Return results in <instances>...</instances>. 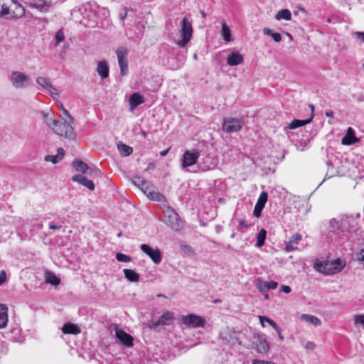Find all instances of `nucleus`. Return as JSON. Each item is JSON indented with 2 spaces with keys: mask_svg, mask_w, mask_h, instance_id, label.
Listing matches in <instances>:
<instances>
[{
  "mask_svg": "<svg viewBox=\"0 0 364 364\" xmlns=\"http://www.w3.org/2000/svg\"><path fill=\"white\" fill-rule=\"evenodd\" d=\"M345 266L346 263L341 259H336L331 262L318 261L315 262L314 264L317 271L325 274H333L340 272Z\"/></svg>",
  "mask_w": 364,
  "mask_h": 364,
  "instance_id": "f257e3e1",
  "label": "nucleus"
},
{
  "mask_svg": "<svg viewBox=\"0 0 364 364\" xmlns=\"http://www.w3.org/2000/svg\"><path fill=\"white\" fill-rule=\"evenodd\" d=\"M12 86L16 89H25L30 85L31 78L21 71H12L9 76Z\"/></svg>",
  "mask_w": 364,
  "mask_h": 364,
  "instance_id": "f03ea898",
  "label": "nucleus"
},
{
  "mask_svg": "<svg viewBox=\"0 0 364 364\" xmlns=\"http://www.w3.org/2000/svg\"><path fill=\"white\" fill-rule=\"evenodd\" d=\"M73 123V122H70L69 119L68 121L65 119L64 122L58 120V123L53 127V130L60 136H64L68 139H74L76 134L71 125Z\"/></svg>",
  "mask_w": 364,
  "mask_h": 364,
  "instance_id": "7ed1b4c3",
  "label": "nucleus"
},
{
  "mask_svg": "<svg viewBox=\"0 0 364 364\" xmlns=\"http://www.w3.org/2000/svg\"><path fill=\"white\" fill-rule=\"evenodd\" d=\"M8 4L4 6L5 11L3 13V16H6L8 18H21L25 14L23 6L15 0H8Z\"/></svg>",
  "mask_w": 364,
  "mask_h": 364,
  "instance_id": "20e7f679",
  "label": "nucleus"
},
{
  "mask_svg": "<svg viewBox=\"0 0 364 364\" xmlns=\"http://www.w3.org/2000/svg\"><path fill=\"white\" fill-rule=\"evenodd\" d=\"M180 33L181 39L177 42V44L180 47L183 48L190 41L193 35L192 23L186 17H184L181 21V28L180 30Z\"/></svg>",
  "mask_w": 364,
  "mask_h": 364,
  "instance_id": "39448f33",
  "label": "nucleus"
},
{
  "mask_svg": "<svg viewBox=\"0 0 364 364\" xmlns=\"http://www.w3.org/2000/svg\"><path fill=\"white\" fill-rule=\"evenodd\" d=\"M244 125V119L241 118L225 117L222 125L223 130L227 133L240 131Z\"/></svg>",
  "mask_w": 364,
  "mask_h": 364,
  "instance_id": "423d86ee",
  "label": "nucleus"
},
{
  "mask_svg": "<svg viewBox=\"0 0 364 364\" xmlns=\"http://www.w3.org/2000/svg\"><path fill=\"white\" fill-rule=\"evenodd\" d=\"M360 216V213H358L355 217L353 215H344L341 218V228H343V231H345L346 237H348V233L351 230L356 228L358 219Z\"/></svg>",
  "mask_w": 364,
  "mask_h": 364,
  "instance_id": "0eeeda50",
  "label": "nucleus"
},
{
  "mask_svg": "<svg viewBox=\"0 0 364 364\" xmlns=\"http://www.w3.org/2000/svg\"><path fill=\"white\" fill-rule=\"evenodd\" d=\"M181 321L186 326L193 328L203 327L205 324V320L203 317L195 314L183 316Z\"/></svg>",
  "mask_w": 364,
  "mask_h": 364,
  "instance_id": "6e6552de",
  "label": "nucleus"
},
{
  "mask_svg": "<svg viewBox=\"0 0 364 364\" xmlns=\"http://www.w3.org/2000/svg\"><path fill=\"white\" fill-rule=\"evenodd\" d=\"M200 152L196 149L186 150L182 159V167L188 168L197 163L199 158Z\"/></svg>",
  "mask_w": 364,
  "mask_h": 364,
  "instance_id": "1a4fd4ad",
  "label": "nucleus"
},
{
  "mask_svg": "<svg viewBox=\"0 0 364 364\" xmlns=\"http://www.w3.org/2000/svg\"><path fill=\"white\" fill-rule=\"evenodd\" d=\"M116 53L120 67V74L124 76L128 73V64L127 60V50L124 47H120L117 50Z\"/></svg>",
  "mask_w": 364,
  "mask_h": 364,
  "instance_id": "9d476101",
  "label": "nucleus"
},
{
  "mask_svg": "<svg viewBox=\"0 0 364 364\" xmlns=\"http://www.w3.org/2000/svg\"><path fill=\"white\" fill-rule=\"evenodd\" d=\"M140 248L155 264H159L161 262V253L158 248L154 249L146 244H142Z\"/></svg>",
  "mask_w": 364,
  "mask_h": 364,
  "instance_id": "9b49d317",
  "label": "nucleus"
},
{
  "mask_svg": "<svg viewBox=\"0 0 364 364\" xmlns=\"http://www.w3.org/2000/svg\"><path fill=\"white\" fill-rule=\"evenodd\" d=\"M165 223L175 231H178L183 227V222L180 219L179 215L173 210L166 217Z\"/></svg>",
  "mask_w": 364,
  "mask_h": 364,
  "instance_id": "f8f14e48",
  "label": "nucleus"
},
{
  "mask_svg": "<svg viewBox=\"0 0 364 364\" xmlns=\"http://www.w3.org/2000/svg\"><path fill=\"white\" fill-rule=\"evenodd\" d=\"M328 230L338 238H343L344 237H346V234L345 231H343V228H341V220L340 221L336 220V219L331 220L329 222Z\"/></svg>",
  "mask_w": 364,
  "mask_h": 364,
  "instance_id": "ddd939ff",
  "label": "nucleus"
},
{
  "mask_svg": "<svg viewBox=\"0 0 364 364\" xmlns=\"http://www.w3.org/2000/svg\"><path fill=\"white\" fill-rule=\"evenodd\" d=\"M115 336L117 340L124 346L131 347L133 346V338L129 334L121 329L115 330Z\"/></svg>",
  "mask_w": 364,
  "mask_h": 364,
  "instance_id": "4468645a",
  "label": "nucleus"
},
{
  "mask_svg": "<svg viewBox=\"0 0 364 364\" xmlns=\"http://www.w3.org/2000/svg\"><path fill=\"white\" fill-rule=\"evenodd\" d=\"M268 195L266 192H262L254 208L253 215L256 218L261 215V213L267 201Z\"/></svg>",
  "mask_w": 364,
  "mask_h": 364,
  "instance_id": "2eb2a0df",
  "label": "nucleus"
},
{
  "mask_svg": "<svg viewBox=\"0 0 364 364\" xmlns=\"http://www.w3.org/2000/svg\"><path fill=\"white\" fill-rule=\"evenodd\" d=\"M302 239V235L299 233L293 235L288 242H285L284 250L287 252L295 251L297 247L296 245Z\"/></svg>",
  "mask_w": 364,
  "mask_h": 364,
  "instance_id": "dca6fc26",
  "label": "nucleus"
},
{
  "mask_svg": "<svg viewBox=\"0 0 364 364\" xmlns=\"http://www.w3.org/2000/svg\"><path fill=\"white\" fill-rule=\"evenodd\" d=\"M278 286V283L274 281H263L257 279L256 280V287L259 292L263 293L267 289H275Z\"/></svg>",
  "mask_w": 364,
  "mask_h": 364,
  "instance_id": "f3484780",
  "label": "nucleus"
},
{
  "mask_svg": "<svg viewBox=\"0 0 364 364\" xmlns=\"http://www.w3.org/2000/svg\"><path fill=\"white\" fill-rule=\"evenodd\" d=\"M244 61V58L238 51L231 52L227 57V63L230 66H236Z\"/></svg>",
  "mask_w": 364,
  "mask_h": 364,
  "instance_id": "a211bd4d",
  "label": "nucleus"
},
{
  "mask_svg": "<svg viewBox=\"0 0 364 364\" xmlns=\"http://www.w3.org/2000/svg\"><path fill=\"white\" fill-rule=\"evenodd\" d=\"M144 102V97L139 92H134L129 99V109L134 111L139 105Z\"/></svg>",
  "mask_w": 364,
  "mask_h": 364,
  "instance_id": "6ab92c4d",
  "label": "nucleus"
},
{
  "mask_svg": "<svg viewBox=\"0 0 364 364\" xmlns=\"http://www.w3.org/2000/svg\"><path fill=\"white\" fill-rule=\"evenodd\" d=\"M72 180L85 186L90 191H93L95 189V184L93 181L87 179L85 176L82 174H77L73 176Z\"/></svg>",
  "mask_w": 364,
  "mask_h": 364,
  "instance_id": "aec40b11",
  "label": "nucleus"
},
{
  "mask_svg": "<svg viewBox=\"0 0 364 364\" xmlns=\"http://www.w3.org/2000/svg\"><path fill=\"white\" fill-rule=\"evenodd\" d=\"M26 2L41 11H46L50 7L47 0H26Z\"/></svg>",
  "mask_w": 364,
  "mask_h": 364,
  "instance_id": "412c9836",
  "label": "nucleus"
},
{
  "mask_svg": "<svg viewBox=\"0 0 364 364\" xmlns=\"http://www.w3.org/2000/svg\"><path fill=\"white\" fill-rule=\"evenodd\" d=\"M173 319V316L172 313L166 312L163 314L156 321L152 322L151 327L155 328L161 325H168Z\"/></svg>",
  "mask_w": 364,
  "mask_h": 364,
  "instance_id": "4be33fe9",
  "label": "nucleus"
},
{
  "mask_svg": "<svg viewBox=\"0 0 364 364\" xmlns=\"http://www.w3.org/2000/svg\"><path fill=\"white\" fill-rule=\"evenodd\" d=\"M97 72L102 78H106L109 76V66L105 60L98 62Z\"/></svg>",
  "mask_w": 364,
  "mask_h": 364,
  "instance_id": "5701e85b",
  "label": "nucleus"
},
{
  "mask_svg": "<svg viewBox=\"0 0 364 364\" xmlns=\"http://www.w3.org/2000/svg\"><path fill=\"white\" fill-rule=\"evenodd\" d=\"M358 141V139L355 136V132L351 127H348L347 133L343 137L341 142L345 145H350Z\"/></svg>",
  "mask_w": 364,
  "mask_h": 364,
  "instance_id": "b1692460",
  "label": "nucleus"
},
{
  "mask_svg": "<svg viewBox=\"0 0 364 364\" xmlns=\"http://www.w3.org/2000/svg\"><path fill=\"white\" fill-rule=\"evenodd\" d=\"M134 184L139 187L144 193H147V191L150 189L149 183L141 177H135L133 179Z\"/></svg>",
  "mask_w": 364,
  "mask_h": 364,
  "instance_id": "393cba45",
  "label": "nucleus"
},
{
  "mask_svg": "<svg viewBox=\"0 0 364 364\" xmlns=\"http://www.w3.org/2000/svg\"><path fill=\"white\" fill-rule=\"evenodd\" d=\"M62 331L65 334L69 333L76 335L80 333V328L75 324L71 323L64 324L62 328Z\"/></svg>",
  "mask_w": 364,
  "mask_h": 364,
  "instance_id": "a878e982",
  "label": "nucleus"
},
{
  "mask_svg": "<svg viewBox=\"0 0 364 364\" xmlns=\"http://www.w3.org/2000/svg\"><path fill=\"white\" fill-rule=\"evenodd\" d=\"M314 114H311V117L309 119H305V120H300V119H294L290 124H288L287 128L289 129H294L302 126H304L309 123H310L314 118Z\"/></svg>",
  "mask_w": 364,
  "mask_h": 364,
  "instance_id": "bb28decb",
  "label": "nucleus"
},
{
  "mask_svg": "<svg viewBox=\"0 0 364 364\" xmlns=\"http://www.w3.org/2000/svg\"><path fill=\"white\" fill-rule=\"evenodd\" d=\"M125 278L131 282H137L139 280V274L130 269L123 270Z\"/></svg>",
  "mask_w": 364,
  "mask_h": 364,
  "instance_id": "cd10ccee",
  "label": "nucleus"
},
{
  "mask_svg": "<svg viewBox=\"0 0 364 364\" xmlns=\"http://www.w3.org/2000/svg\"><path fill=\"white\" fill-rule=\"evenodd\" d=\"M269 343L266 339L259 338L256 344V350L259 353H265L269 350Z\"/></svg>",
  "mask_w": 364,
  "mask_h": 364,
  "instance_id": "c85d7f7f",
  "label": "nucleus"
},
{
  "mask_svg": "<svg viewBox=\"0 0 364 364\" xmlns=\"http://www.w3.org/2000/svg\"><path fill=\"white\" fill-rule=\"evenodd\" d=\"M7 311L8 308L6 306L0 304V328H4L6 326L8 321Z\"/></svg>",
  "mask_w": 364,
  "mask_h": 364,
  "instance_id": "c756f323",
  "label": "nucleus"
},
{
  "mask_svg": "<svg viewBox=\"0 0 364 364\" xmlns=\"http://www.w3.org/2000/svg\"><path fill=\"white\" fill-rule=\"evenodd\" d=\"M200 166L203 171L210 170L214 167V163L212 161L209 156H205L201 159Z\"/></svg>",
  "mask_w": 364,
  "mask_h": 364,
  "instance_id": "7c9ffc66",
  "label": "nucleus"
},
{
  "mask_svg": "<svg viewBox=\"0 0 364 364\" xmlns=\"http://www.w3.org/2000/svg\"><path fill=\"white\" fill-rule=\"evenodd\" d=\"M41 114L43 118L44 122L49 127L53 129V127L58 123V120L53 118L52 114L46 113L44 111H42Z\"/></svg>",
  "mask_w": 364,
  "mask_h": 364,
  "instance_id": "2f4dec72",
  "label": "nucleus"
},
{
  "mask_svg": "<svg viewBox=\"0 0 364 364\" xmlns=\"http://www.w3.org/2000/svg\"><path fill=\"white\" fill-rule=\"evenodd\" d=\"M36 82L44 89L54 90V86L52 85L50 80L48 77H38Z\"/></svg>",
  "mask_w": 364,
  "mask_h": 364,
  "instance_id": "473e14b6",
  "label": "nucleus"
},
{
  "mask_svg": "<svg viewBox=\"0 0 364 364\" xmlns=\"http://www.w3.org/2000/svg\"><path fill=\"white\" fill-rule=\"evenodd\" d=\"M73 168L79 172H82L83 173H86L89 170L88 166L81 160H75L73 162Z\"/></svg>",
  "mask_w": 364,
  "mask_h": 364,
  "instance_id": "72a5a7b5",
  "label": "nucleus"
},
{
  "mask_svg": "<svg viewBox=\"0 0 364 364\" xmlns=\"http://www.w3.org/2000/svg\"><path fill=\"white\" fill-rule=\"evenodd\" d=\"M301 318V320L306 321L314 326H320L321 323V321L318 318L309 314H302Z\"/></svg>",
  "mask_w": 364,
  "mask_h": 364,
  "instance_id": "f704fd0d",
  "label": "nucleus"
},
{
  "mask_svg": "<svg viewBox=\"0 0 364 364\" xmlns=\"http://www.w3.org/2000/svg\"><path fill=\"white\" fill-rule=\"evenodd\" d=\"M152 188L150 186V189L147 191V193H144L151 200L161 202L164 200V196L159 193L151 191Z\"/></svg>",
  "mask_w": 364,
  "mask_h": 364,
  "instance_id": "c9c22d12",
  "label": "nucleus"
},
{
  "mask_svg": "<svg viewBox=\"0 0 364 364\" xmlns=\"http://www.w3.org/2000/svg\"><path fill=\"white\" fill-rule=\"evenodd\" d=\"M266 237L267 231L264 228H262L257 235L256 246L258 247H262L264 245Z\"/></svg>",
  "mask_w": 364,
  "mask_h": 364,
  "instance_id": "e433bc0d",
  "label": "nucleus"
},
{
  "mask_svg": "<svg viewBox=\"0 0 364 364\" xmlns=\"http://www.w3.org/2000/svg\"><path fill=\"white\" fill-rule=\"evenodd\" d=\"M222 36L223 39L226 42H230L232 41V38L231 37V31L229 28V26L225 23H223L222 24Z\"/></svg>",
  "mask_w": 364,
  "mask_h": 364,
  "instance_id": "4c0bfd02",
  "label": "nucleus"
},
{
  "mask_svg": "<svg viewBox=\"0 0 364 364\" xmlns=\"http://www.w3.org/2000/svg\"><path fill=\"white\" fill-rule=\"evenodd\" d=\"M117 147H118L119 152L120 153L121 156H128L133 151V149L131 146L124 144H118Z\"/></svg>",
  "mask_w": 364,
  "mask_h": 364,
  "instance_id": "58836bf2",
  "label": "nucleus"
},
{
  "mask_svg": "<svg viewBox=\"0 0 364 364\" xmlns=\"http://www.w3.org/2000/svg\"><path fill=\"white\" fill-rule=\"evenodd\" d=\"M275 18L278 21L284 19L289 21L291 18V14L288 9H282L276 14Z\"/></svg>",
  "mask_w": 364,
  "mask_h": 364,
  "instance_id": "ea45409f",
  "label": "nucleus"
},
{
  "mask_svg": "<svg viewBox=\"0 0 364 364\" xmlns=\"http://www.w3.org/2000/svg\"><path fill=\"white\" fill-rule=\"evenodd\" d=\"M263 33L264 35L271 36L275 42H280L282 40L280 33H274L269 28H264L263 29Z\"/></svg>",
  "mask_w": 364,
  "mask_h": 364,
  "instance_id": "a19ab883",
  "label": "nucleus"
},
{
  "mask_svg": "<svg viewBox=\"0 0 364 364\" xmlns=\"http://www.w3.org/2000/svg\"><path fill=\"white\" fill-rule=\"evenodd\" d=\"M46 279L48 283L51 284L55 286L59 284L60 282V279L58 277H57L52 272H49L47 274Z\"/></svg>",
  "mask_w": 364,
  "mask_h": 364,
  "instance_id": "79ce46f5",
  "label": "nucleus"
},
{
  "mask_svg": "<svg viewBox=\"0 0 364 364\" xmlns=\"http://www.w3.org/2000/svg\"><path fill=\"white\" fill-rule=\"evenodd\" d=\"M116 259L117 261L122 262H129L132 261L131 256L120 252L116 254Z\"/></svg>",
  "mask_w": 364,
  "mask_h": 364,
  "instance_id": "37998d69",
  "label": "nucleus"
},
{
  "mask_svg": "<svg viewBox=\"0 0 364 364\" xmlns=\"http://www.w3.org/2000/svg\"><path fill=\"white\" fill-rule=\"evenodd\" d=\"M55 46H57L59 45L61 42H63L65 39V36L63 29L58 30L55 36Z\"/></svg>",
  "mask_w": 364,
  "mask_h": 364,
  "instance_id": "c03bdc74",
  "label": "nucleus"
},
{
  "mask_svg": "<svg viewBox=\"0 0 364 364\" xmlns=\"http://www.w3.org/2000/svg\"><path fill=\"white\" fill-rule=\"evenodd\" d=\"M45 161L52 162L55 164L60 161V157H59V155H47L45 156Z\"/></svg>",
  "mask_w": 364,
  "mask_h": 364,
  "instance_id": "a18cd8bd",
  "label": "nucleus"
},
{
  "mask_svg": "<svg viewBox=\"0 0 364 364\" xmlns=\"http://www.w3.org/2000/svg\"><path fill=\"white\" fill-rule=\"evenodd\" d=\"M60 109L63 112V113L66 115L70 122H74L73 117L69 114L68 111L63 106L62 104L60 105Z\"/></svg>",
  "mask_w": 364,
  "mask_h": 364,
  "instance_id": "49530a36",
  "label": "nucleus"
},
{
  "mask_svg": "<svg viewBox=\"0 0 364 364\" xmlns=\"http://www.w3.org/2000/svg\"><path fill=\"white\" fill-rule=\"evenodd\" d=\"M8 0H0V16H3V13L5 11L4 6L7 5Z\"/></svg>",
  "mask_w": 364,
  "mask_h": 364,
  "instance_id": "de8ad7c7",
  "label": "nucleus"
},
{
  "mask_svg": "<svg viewBox=\"0 0 364 364\" xmlns=\"http://www.w3.org/2000/svg\"><path fill=\"white\" fill-rule=\"evenodd\" d=\"M6 280V274L4 270L0 272V285H1Z\"/></svg>",
  "mask_w": 364,
  "mask_h": 364,
  "instance_id": "09e8293b",
  "label": "nucleus"
},
{
  "mask_svg": "<svg viewBox=\"0 0 364 364\" xmlns=\"http://www.w3.org/2000/svg\"><path fill=\"white\" fill-rule=\"evenodd\" d=\"M355 36L357 39L364 42V32L357 31L355 33Z\"/></svg>",
  "mask_w": 364,
  "mask_h": 364,
  "instance_id": "8fccbe9b",
  "label": "nucleus"
},
{
  "mask_svg": "<svg viewBox=\"0 0 364 364\" xmlns=\"http://www.w3.org/2000/svg\"><path fill=\"white\" fill-rule=\"evenodd\" d=\"M127 16V9H124L123 11L119 14V17L120 20L124 21Z\"/></svg>",
  "mask_w": 364,
  "mask_h": 364,
  "instance_id": "3c124183",
  "label": "nucleus"
},
{
  "mask_svg": "<svg viewBox=\"0 0 364 364\" xmlns=\"http://www.w3.org/2000/svg\"><path fill=\"white\" fill-rule=\"evenodd\" d=\"M281 290L286 293V294H289L291 292V287L289 286H287V285H282V287H281Z\"/></svg>",
  "mask_w": 364,
  "mask_h": 364,
  "instance_id": "603ef678",
  "label": "nucleus"
},
{
  "mask_svg": "<svg viewBox=\"0 0 364 364\" xmlns=\"http://www.w3.org/2000/svg\"><path fill=\"white\" fill-rule=\"evenodd\" d=\"M252 364H274L271 361H265V360H254Z\"/></svg>",
  "mask_w": 364,
  "mask_h": 364,
  "instance_id": "864d4df0",
  "label": "nucleus"
},
{
  "mask_svg": "<svg viewBox=\"0 0 364 364\" xmlns=\"http://www.w3.org/2000/svg\"><path fill=\"white\" fill-rule=\"evenodd\" d=\"M248 223L247 221L245 220H240L239 221V226L240 228H247L248 227Z\"/></svg>",
  "mask_w": 364,
  "mask_h": 364,
  "instance_id": "5fc2aeb1",
  "label": "nucleus"
},
{
  "mask_svg": "<svg viewBox=\"0 0 364 364\" xmlns=\"http://www.w3.org/2000/svg\"><path fill=\"white\" fill-rule=\"evenodd\" d=\"M57 152H58V154L56 155H59V157H60V160H61L65 154L64 149L63 148H58L57 150Z\"/></svg>",
  "mask_w": 364,
  "mask_h": 364,
  "instance_id": "6e6d98bb",
  "label": "nucleus"
},
{
  "mask_svg": "<svg viewBox=\"0 0 364 364\" xmlns=\"http://www.w3.org/2000/svg\"><path fill=\"white\" fill-rule=\"evenodd\" d=\"M316 346L313 342H308L306 345V348L309 350H314Z\"/></svg>",
  "mask_w": 364,
  "mask_h": 364,
  "instance_id": "4d7b16f0",
  "label": "nucleus"
},
{
  "mask_svg": "<svg viewBox=\"0 0 364 364\" xmlns=\"http://www.w3.org/2000/svg\"><path fill=\"white\" fill-rule=\"evenodd\" d=\"M262 319L265 320V321L268 323L270 326H272L274 322V321L266 316H262Z\"/></svg>",
  "mask_w": 364,
  "mask_h": 364,
  "instance_id": "13d9d810",
  "label": "nucleus"
},
{
  "mask_svg": "<svg viewBox=\"0 0 364 364\" xmlns=\"http://www.w3.org/2000/svg\"><path fill=\"white\" fill-rule=\"evenodd\" d=\"M49 228L50 230H60L61 228V225H53V224H50L49 225Z\"/></svg>",
  "mask_w": 364,
  "mask_h": 364,
  "instance_id": "bf43d9fd",
  "label": "nucleus"
},
{
  "mask_svg": "<svg viewBox=\"0 0 364 364\" xmlns=\"http://www.w3.org/2000/svg\"><path fill=\"white\" fill-rule=\"evenodd\" d=\"M50 95H58V90L54 87V90L48 89L47 90Z\"/></svg>",
  "mask_w": 364,
  "mask_h": 364,
  "instance_id": "052dcab7",
  "label": "nucleus"
},
{
  "mask_svg": "<svg viewBox=\"0 0 364 364\" xmlns=\"http://www.w3.org/2000/svg\"><path fill=\"white\" fill-rule=\"evenodd\" d=\"M325 115L328 117H333V112L332 110H328L326 112Z\"/></svg>",
  "mask_w": 364,
  "mask_h": 364,
  "instance_id": "680f3d73",
  "label": "nucleus"
},
{
  "mask_svg": "<svg viewBox=\"0 0 364 364\" xmlns=\"http://www.w3.org/2000/svg\"><path fill=\"white\" fill-rule=\"evenodd\" d=\"M170 149H171V148H170V147H168V149H166V150L161 151L160 152V155H161V156H166V154H168V152L169 151Z\"/></svg>",
  "mask_w": 364,
  "mask_h": 364,
  "instance_id": "e2e57ef3",
  "label": "nucleus"
},
{
  "mask_svg": "<svg viewBox=\"0 0 364 364\" xmlns=\"http://www.w3.org/2000/svg\"><path fill=\"white\" fill-rule=\"evenodd\" d=\"M278 336H279V338L280 339V341H284V337L282 336V331H281V328L279 329V331H276Z\"/></svg>",
  "mask_w": 364,
  "mask_h": 364,
  "instance_id": "0e129e2a",
  "label": "nucleus"
},
{
  "mask_svg": "<svg viewBox=\"0 0 364 364\" xmlns=\"http://www.w3.org/2000/svg\"><path fill=\"white\" fill-rule=\"evenodd\" d=\"M276 331H279L280 327L274 321V323L271 326Z\"/></svg>",
  "mask_w": 364,
  "mask_h": 364,
  "instance_id": "69168bd1",
  "label": "nucleus"
},
{
  "mask_svg": "<svg viewBox=\"0 0 364 364\" xmlns=\"http://www.w3.org/2000/svg\"><path fill=\"white\" fill-rule=\"evenodd\" d=\"M276 331H279L280 327L274 321V323L271 326Z\"/></svg>",
  "mask_w": 364,
  "mask_h": 364,
  "instance_id": "338daca9",
  "label": "nucleus"
},
{
  "mask_svg": "<svg viewBox=\"0 0 364 364\" xmlns=\"http://www.w3.org/2000/svg\"><path fill=\"white\" fill-rule=\"evenodd\" d=\"M262 316H259V322H260V323H261L262 326V327H264V326H265V325H264V322H266V321H265V320L262 319Z\"/></svg>",
  "mask_w": 364,
  "mask_h": 364,
  "instance_id": "774afa93",
  "label": "nucleus"
}]
</instances>
